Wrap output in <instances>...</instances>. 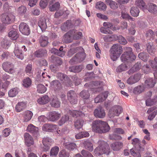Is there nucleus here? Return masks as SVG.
I'll return each mask as SVG.
<instances>
[{"label":"nucleus","mask_w":157,"mask_h":157,"mask_svg":"<svg viewBox=\"0 0 157 157\" xmlns=\"http://www.w3.org/2000/svg\"><path fill=\"white\" fill-rule=\"evenodd\" d=\"M92 127L94 132L99 133L107 132L110 129L107 123L100 120L93 121Z\"/></svg>","instance_id":"1"},{"label":"nucleus","mask_w":157,"mask_h":157,"mask_svg":"<svg viewBox=\"0 0 157 157\" xmlns=\"http://www.w3.org/2000/svg\"><path fill=\"white\" fill-rule=\"evenodd\" d=\"M98 146L94 151V155L100 156L103 154L107 155L110 152V148L107 144L102 140H99L98 142Z\"/></svg>","instance_id":"2"},{"label":"nucleus","mask_w":157,"mask_h":157,"mask_svg":"<svg viewBox=\"0 0 157 157\" xmlns=\"http://www.w3.org/2000/svg\"><path fill=\"white\" fill-rule=\"evenodd\" d=\"M110 56L113 61H116L122 53L123 49L118 44H115L112 46L110 49Z\"/></svg>","instance_id":"3"},{"label":"nucleus","mask_w":157,"mask_h":157,"mask_svg":"<svg viewBox=\"0 0 157 157\" xmlns=\"http://www.w3.org/2000/svg\"><path fill=\"white\" fill-rule=\"evenodd\" d=\"M122 109L119 105H114L109 109L108 115L110 118H113L115 116H118L121 113Z\"/></svg>","instance_id":"4"},{"label":"nucleus","mask_w":157,"mask_h":157,"mask_svg":"<svg viewBox=\"0 0 157 157\" xmlns=\"http://www.w3.org/2000/svg\"><path fill=\"white\" fill-rule=\"evenodd\" d=\"M15 17L12 14H3L2 15V22L5 24H10L11 22L14 20Z\"/></svg>","instance_id":"5"},{"label":"nucleus","mask_w":157,"mask_h":157,"mask_svg":"<svg viewBox=\"0 0 157 157\" xmlns=\"http://www.w3.org/2000/svg\"><path fill=\"white\" fill-rule=\"evenodd\" d=\"M2 66L3 70L10 74H12L15 72L13 65L10 62H5L2 63Z\"/></svg>","instance_id":"6"},{"label":"nucleus","mask_w":157,"mask_h":157,"mask_svg":"<svg viewBox=\"0 0 157 157\" xmlns=\"http://www.w3.org/2000/svg\"><path fill=\"white\" fill-rule=\"evenodd\" d=\"M61 116L60 114L55 111L48 113L47 116L48 119L51 121H55L58 120Z\"/></svg>","instance_id":"7"},{"label":"nucleus","mask_w":157,"mask_h":157,"mask_svg":"<svg viewBox=\"0 0 157 157\" xmlns=\"http://www.w3.org/2000/svg\"><path fill=\"white\" fill-rule=\"evenodd\" d=\"M82 36V33L81 32H76L75 30H71L67 33L65 36H68L69 37H72L75 39H78L80 38Z\"/></svg>","instance_id":"8"},{"label":"nucleus","mask_w":157,"mask_h":157,"mask_svg":"<svg viewBox=\"0 0 157 157\" xmlns=\"http://www.w3.org/2000/svg\"><path fill=\"white\" fill-rule=\"evenodd\" d=\"M94 116L97 118H103L105 116V113L104 109L100 107L94 110Z\"/></svg>","instance_id":"9"},{"label":"nucleus","mask_w":157,"mask_h":157,"mask_svg":"<svg viewBox=\"0 0 157 157\" xmlns=\"http://www.w3.org/2000/svg\"><path fill=\"white\" fill-rule=\"evenodd\" d=\"M20 31L23 34L29 35L30 32L29 27L26 23H21L19 26Z\"/></svg>","instance_id":"10"},{"label":"nucleus","mask_w":157,"mask_h":157,"mask_svg":"<svg viewBox=\"0 0 157 157\" xmlns=\"http://www.w3.org/2000/svg\"><path fill=\"white\" fill-rule=\"evenodd\" d=\"M67 96L68 100L71 104L77 103V96L74 91L70 90L68 91L67 93Z\"/></svg>","instance_id":"11"},{"label":"nucleus","mask_w":157,"mask_h":157,"mask_svg":"<svg viewBox=\"0 0 157 157\" xmlns=\"http://www.w3.org/2000/svg\"><path fill=\"white\" fill-rule=\"evenodd\" d=\"M57 128V126L56 125L46 124L43 126L42 130L45 132H53L56 131Z\"/></svg>","instance_id":"12"},{"label":"nucleus","mask_w":157,"mask_h":157,"mask_svg":"<svg viewBox=\"0 0 157 157\" xmlns=\"http://www.w3.org/2000/svg\"><path fill=\"white\" fill-rule=\"evenodd\" d=\"M24 138L25 144L27 146L29 147L33 144V138L29 133H25L24 135Z\"/></svg>","instance_id":"13"},{"label":"nucleus","mask_w":157,"mask_h":157,"mask_svg":"<svg viewBox=\"0 0 157 157\" xmlns=\"http://www.w3.org/2000/svg\"><path fill=\"white\" fill-rule=\"evenodd\" d=\"M49 23L48 19H46L44 18H41L38 21V25L43 31L47 28V24Z\"/></svg>","instance_id":"14"},{"label":"nucleus","mask_w":157,"mask_h":157,"mask_svg":"<svg viewBox=\"0 0 157 157\" xmlns=\"http://www.w3.org/2000/svg\"><path fill=\"white\" fill-rule=\"evenodd\" d=\"M56 76L58 79L65 83L67 86H70L71 82L66 75L61 73H58L57 74Z\"/></svg>","instance_id":"15"},{"label":"nucleus","mask_w":157,"mask_h":157,"mask_svg":"<svg viewBox=\"0 0 157 157\" xmlns=\"http://www.w3.org/2000/svg\"><path fill=\"white\" fill-rule=\"evenodd\" d=\"M15 56L18 59L21 60L24 59V56L22 52V50L19 47L18 45H15L13 51Z\"/></svg>","instance_id":"16"},{"label":"nucleus","mask_w":157,"mask_h":157,"mask_svg":"<svg viewBox=\"0 0 157 157\" xmlns=\"http://www.w3.org/2000/svg\"><path fill=\"white\" fill-rule=\"evenodd\" d=\"M123 146V144L121 142H115L110 145V147L114 151H118L121 149Z\"/></svg>","instance_id":"17"},{"label":"nucleus","mask_w":157,"mask_h":157,"mask_svg":"<svg viewBox=\"0 0 157 157\" xmlns=\"http://www.w3.org/2000/svg\"><path fill=\"white\" fill-rule=\"evenodd\" d=\"M108 94V92H105L102 94H100L95 98L94 100L95 102L98 103L103 101L107 97Z\"/></svg>","instance_id":"18"},{"label":"nucleus","mask_w":157,"mask_h":157,"mask_svg":"<svg viewBox=\"0 0 157 157\" xmlns=\"http://www.w3.org/2000/svg\"><path fill=\"white\" fill-rule=\"evenodd\" d=\"M50 84L51 86L56 91H60L62 89V88L61 83L57 80L52 81L51 82Z\"/></svg>","instance_id":"19"},{"label":"nucleus","mask_w":157,"mask_h":157,"mask_svg":"<svg viewBox=\"0 0 157 157\" xmlns=\"http://www.w3.org/2000/svg\"><path fill=\"white\" fill-rule=\"evenodd\" d=\"M52 143V140L48 137L44 138L43 140V144L45 147V151H46L49 149L50 146Z\"/></svg>","instance_id":"20"},{"label":"nucleus","mask_w":157,"mask_h":157,"mask_svg":"<svg viewBox=\"0 0 157 157\" xmlns=\"http://www.w3.org/2000/svg\"><path fill=\"white\" fill-rule=\"evenodd\" d=\"M26 107L25 102L23 101L18 102L15 106V110L17 112H20L24 109Z\"/></svg>","instance_id":"21"},{"label":"nucleus","mask_w":157,"mask_h":157,"mask_svg":"<svg viewBox=\"0 0 157 157\" xmlns=\"http://www.w3.org/2000/svg\"><path fill=\"white\" fill-rule=\"evenodd\" d=\"M50 100L48 96L45 95L37 100L38 103L40 105H44L47 103Z\"/></svg>","instance_id":"22"},{"label":"nucleus","mask_w":157,"mask_h":157,"mask_svg":"<svg viewBox=\"0 0 157 157\" xmlns=\"http://www.w3.org/2000/svg\"><path fill=\"white\" fill-rule=\"evenodd\" d=\"M48 38L47 36H42L40 38L39 41L42 47L46 46L48 43Z\"/></svg>","instance_id":"23"},{"label":"nucleus","mask_w":157,"mask_h":157,"mask_svg":"<svg viewBox=\"0 0 157 157\" xmlns=\"http://www.w3.org/2000/svg\"><path fill=\"white\" fill-rule=\"evenodd\" d=\"M24 122H28L31 119L33 115V113L31 111L27 110L24 112Z\"/></svg>","instance_id":"24"},{"label":"nucleus","mask_w":157,"mask_h":157,"mask_svg":"<svg viewBox=\"0 0 157 157\" xmlns=\"http://www.w3.org/2000/svg\"><path fill=\"white\" fill-rule=\"evenodd\" d=\"M105 2L109 5L110 8L113 10L117 9L118 7V4L112 0H105Z\"/></svg>","instance_id":"25"},{"label":"nucleus","mask_w":157,"mask_h":157,"mask_svg":"<svg viewBox=\"0 0 157 157\" xmlns=\"http://www.w3.org/2000/svg\"><path fill=\"white\" fill-rule=\"evenodd\" d=\"M155 84V81H154L152 78H148L145 81V85L147 88H151L154 86Z\"/></svg>","instance_id":"26"},{"label":"nucleus","mask_w":157,"mask_h":157,"mask_svg":"<svg viewBox=\"0 0 157 157\" xmlns=\"http://www.w3.org/2000/svg\"><path fill=\"white\" fill-rule=\"evenodd\" d=\"M8 36L11 39L13 40H16L19 36L17 31L16 29L10 31L8 33Z\"/></svg>","instance_id":"27"},{"label":"nucleus","mask_w":157,"mask_h":157,"mask_svg":"<svg viewBox=\"0 0 157 157\" xmlns=\"http://www.w3.org/2000/svg\"><path fill=\"white\" fill-rule=\"evenodd\" d=\"M95 7L100 10L105 11L106 9L107 6L104 2L99 1L96 3Z\"/></svg>","instance_id":"28"},{"label":"nucleus","mask_w":157,"mask_h":157,"mask_svg":"<svg viewBox=\"0 0 157 157\" xmlns=\"http://www.w3.org/2000/svg\"><path fill=\"white\" fill-rule=\"evenodd\" d=\"M38 130V128L32 124H29L27 128V131L33 134L36 133Z\"/></svg>","instance_id":"29"},{"label":"nucleus","mask_w":157,"mask_h":157,"mask_svg":"<svg viewBox=\"0 0 157 157\" xmlns=\"http://www.w3.org/2000/svg\"><path fill=\"white\" fill-rule=\"evenodd\" d=\"M68 113L73 117H78L79 116L83 117L84 116V114L82 112L74 110H69Z\"/></svg>","instance_id":"30"},{"label":"nucleus","mask_w":157,"mask_h":157,"mask_svg":"<svg viewBox=\"0 0 157 157\" xmlns=\"http://www.w3.org/2000/svg\"><path fill=\"white\" fill-rule=\"evenodd\" d=\"M83 68V66L82 65L75 66L70 67L69 70L71 72L78 73L81 71Z\"/></svg>","instance_id":"31"},{"label":"nucleus","mask_w":157,"mask_h":157,"mask_svg":"<svg viewBox=\"0 0 157 157\" xmlns=\"http://www.w3.org/2000/svg\"><path fill=\"white\" fill-rule=\"evenodd\" d=\"M50 104L53 107L58 108L60 106V102L57 97H54L51 102Z\"/></svg>","instance_id":"32"},{"label":"nucleus","mask_w":157,"mask_h":157,"mask_svg":"<svg viewBox=\"0 0 157 157\" xmlns=\"http://www.w3.org/2000/svg\"><path fill=\"white\" fill-rule=\"evenodd\" d=\"M140 148H133L130 149V152L131 155L134 157H141L140 153Z\"/></svg>","instance_id":"33"},{"label":"nucleus","mask_w":157,"mask_h":157,"mask_svg":"<svg viewBox=\"0 0 157 157\" xmlns=\"http://www.w3.org/2000/svg\"><path fill=\"white\" fill-rule=\"evenodd\" d=\"M146 9L150 12H154L157 10V6L153 3H149L146 6Z\"/></svg>","instance_id":"34"},{"label":"nucleus","mask_w":157,"mask_h":157,"mask_svg":"<svg viewBox=\"0 0 157 157\" xmlns=\"http://www.w3.org/2000/svg\"><path fill=\"white\" fill-rule=\"evenodd\" d=\"M113 37H114V40H118L119 42L121 44L124 45L127 43L126 40L121 35L117 36L116 35H113Z\"/></svg>","instance_id":"35"},{"label":"nucleus","mask_w":157,"mask_h":157,"mask_svg":"<svg viewBox=\"0 0 157 157\" xmlns=\"http://www.w3.org/2000/svg\"><path fill=\"white\" fill-rule=\"evenodd\" d=\"M135 4L143 10H146V6L142 0H137Z\"/></svg>","instance_id":"36"},{"label":"nucleus","mask_w":157,"mask_h":157,"mask_svg":"<svg viewBox=\"0 0 157 157\" xmlns=\"http://www.w3.org/2000/svg\"><path fill=\"white\" fill-rule=\"evenodd\" d=\"M83 144L85 148L90 151H91L93 150V145L89 140H86L84 141Z\"/></svg>","instance_id":"37"},{"label":"nucleus","mask_w":157,"mask_h":157,"mask_svg":"<svg viewBox=\"0 0 157 157\" xmlns=\"http://www.w3.org/2000/svg\"><path fill=\"white\" fill-rule=\"evenodd\" d=\"M157 101V96L155 95L151 100V98H148L146 101V104L147 106H150L153 105L155 102Z\"/></svg>","instance_id":"38"},{"label":"nucleus","mask_w":157,"mask_h":157,"mask_svg":"<svg viewBox=\"0 0 157 157\" xmlns=\"http://www.w3.org/2000/svg\"><path fill=\"white\" fill-rule=\"evenodd\" d=\"M18 93V89L17 88H13L8 92L9 96L10 97H15Z\"/></svg>","instance_id":"39"},{"label":"nucleus","mask_w":157,"mask_h":157,"mask_svg":"<svg viewBox=\"0 0 157 157\" xmlns=\"http://www.w3.org/2000/svg\"><path fill=\"white\" fill-rule=\"evenodd\" d=\"M130 12L132 16L137 17L139 15L140 11L136 7L134 6L131 8Z\"/></svg>","instance_id":"40"},{"label":"nucleus","mask_w":157,"mask_h":157,"mask_svg":"<svg viewBox=\"0 0 157 157\" xmlns=\"http://www.w3.org/2000/svg\"><path fill=\"white\" fill-rule=\"evenodd\" d=\"M64 145L67 148L70 150H73L76 148V145L73 143L65 142Z\"/></svg>","instance_id":"41"},{"label":"nucleus","mask_w":157,"mask_h":157,"mask_svg":"<svg viewBox=\"0 0 157 157\" xmlns=\"http://www.w3.org/2000/svg\"><path fill=\"white\" fill-rule=\"evenodd\" d=\"M32 81L29 78H27L24 79L22 81V85L25 87L27 88L31 84Z\"/></svg>","instance_id":"42"},{"label":"nucleus","mask_w":157,"mask_h":157,"mask_svg":"<svg viewBox=\"0 0 157 157\" xmlns=\"http://www.w3.org/2000/svg\"><path fill=\"white\" fill-rule=\"evenodd\" d=\"M80 96L84 99H87L90 97V94L88 90H83L80 92Z\"/></svg>","instance_id":"43"},{"label":"nucleus","mask_w":157,"mask_h":157,"mask_svg":"<svg viewBox=\"0 0 157 157\" xmlns=\"http://www.w3.org/2000/svg\"><path fill=\"white\" fill-rule=\"evenodd\" d=\"M54 0H41L40 2V5L41 7L43 8H45L47 6L48 3L50 4L53 3Z\"/></svg>","instance_id":"44"},{"label":"nucleus","mask_w":157,"mask_h":157,"mask_svg":"<svg viewBox=\"0 0 157 157\" xmlns=\"http://www.w3.org/2000/svg\"><path fill=\"white\" fill-rule=\"evenodd\" d=\"M59 148L57 146H55L52 147L50 152V155L51 156H54L57 155L59 151Z\"/></svg>","instance_id":"45"},{"label":"nucleus","mask_w":157,"mask_h":157,"mask_svg":"<svg viewBox=\"0 0 157 157\" xmlns=\"http://www.w3.org/2000/svg\"><path fill=\"white\" fill-rule=\"evenodd\" d=\"M128 69V66L125 63H122L116 69L117 72H121L126 70Z\"/></svg>","instance_id":"46"},{"label":"nucleus","mask_w":157,"mask_h":157,"mask_svg":"<svg viewBox=\"0 0 157 157\" xmlns=\"http://www.w3.org/2000/svg\"><path fill=\"white\" fill-rule=\"evenodd\" d=\"M37 91L39 93L43 94L46 91V88L43 85L41 84H39L37 86Z\"/></svg>","instance_id":"47"},{"label":"nucleus","mask_w":157,"mask_h":157,"mask_svg":"<svg viewBox=\"0 0 157 157\" xmlns=\"http://www.w3.org/2000/svg\"><path fill=\"white\" fill-rule=\"evenodd\" d=\"M83 121L82 120H78L75 122V126L77 129L81 128L83 126Z\"/></svg>","instance_id":"48"},{"label":"nucleus","mask_w":157,"mask_h":157,"mask_svg":"<svg viewBox=\"0 0 157 157\" xmlns=\"http://www.w3.org/2000/svg\"><path fill=\"white\" fill-rule=\"evenodd\" d=\"M69 119V117L66 115L63 116L60 120L59 122V124L60 126H61L66 122Z\"/></svg>","instance_id":"49"},{"label":"nucleus","mask_w":157,"mask_h":157,"mask_svg":"<svg viewBox=\"0 0 157 157\" xmlns=\"http://www.w3.org/2000/svg\"><path fill=\"white\" fill-rule=\"evenodd\" d=\"M139 58L140 59L144 61H146L147 60L148 55L146 53L142 52L140 53L138 56Z\"/></svg>","instance_id":"50"},{"label":"nucleus","mask_w":157,"mask_h":157,"mask_svg":"<svg viewBox=\"0 0 157 157\" xmlns=\"http://www.w3.org/2000/svg\"><path fill=\"white\" fill-rule=\"evenodd\" d=\"M59 51L58 50L55 48H52L51 50V52L52 53H53L59 56L63 57L64 56L65 54V52H59Z\"/></svg>","instance_id":"51"},{"label":"nucleus","mask_w":157,"mask_h":157,"mask_svg":"<svg viewBox=\"0 0 157 157\" xmlns=\"http://www.w3.org/2000/svg\"><path fill=\"white\" fill-rule=\"evenodd\" d=\"M129 55L127 52H124L121 57V59L122 62H125L129 61Z\"/></svg>","instance_id":"52"},{"label":"nucleus","mask_w":157,"mask_h":157,"mask_svg":"<svg viewBox=\"0 0 157 157\" xmlns=\"http://www.w3.org/2000/svg\"><path fill=\"white\" fill-rule=\"evenodd\" d=\"M144 90V87L143 86H138L135 88L134 89V92L136 94H140Z\"/></svg>","instance_id":"53"},{"label":"nucleus","mask_w":157,"mask_h":157,"mask_svg":"<svg viewBox=\"0 0 157 157\" xmlns=\"http://www.w3.org/2000/svg\"><path fill=\"white\" fill-rule=\"evenodd\" d=\"M60 5L59 2H56L49 7L50 10L51 11H53L59 9Z\"/></svg>","instance_id":"54"},{"label":"nucleus","mask_w":157,"mask_h":157,"mask_svg":"<svg viewBox=\"0 0 157 157\" xmlns=\"http://www.w3.org/2000/svg\"><path fill=\"white\" fill-rule=\"evenodd\" d=\"M103 25L104 26L108 28H110L113 31L116 30L115 27H114L112 24L111 23L108 22H104L103 24Z\"/></svg>","instance_id":"55"},{"label":"nucleus","mask_w":157,"mask_h":157,"mask_svg":"<svg viewBox=\"0 0 157 157\" xmlns=\"http://www.w3.org/2000/svg\"><path fill=\"white\" fill-rule=\"evenodd\" d=\"M132 144L135 146V148H140L139 140L137 138H135L132 140Z\"/></svg>","instance_id":"56"},{"label":"nucleus","mask_w":157,"mask_h":157,"mask_svg":"<svg viewBox=\"0 0 157 157\" xmlns=\"http://www.w3.org/2000/svg\"><path fill=\"white\" fill-rule=\"evenodd\" d=\"M122 17L124 19H127L129 20L130 21H134L135 20V19L133 18L130 16L129 15L126 13L124 12L122 13Z\"/></svg>","instance_id":"57"},{"label":"nucleus","mask_w":157,"mask_h":157,"mask_svg":"<svg viewBox=\"0 0 157 157\" xmlns=\"http://www.w3.org/2000/svg\"><path fill=\"white\" fill-rule=\"evenodd\" d=\"M45 53H46L45 51L39 50L35 52L34 56L37 57H42L44 55Z\"/></svg>","instance_id":"58"},{"label":"nucleus","mask_w":157,"mask_h":157,"mask_svg":"<svg viewBox=\"0 0 157 157\" xmlns=\"http://www.w3.org/2000/svg\"><path fill=\"white\" fill-rule=\"evenodd\" d=\"M15 157H25V153L18 150L15 151Z\"/></svg>","instance_id":"59"},{"label":"nucleus","mask_w":157,"mask_h":157,"mask_svg":"<svg viewBox=\"0 0 157 157\" xmlns=\"http://www.w3.org/2000/svg\"><path fill=\"white\" fill-rule=\"evenodd\" d=\"M150 64L153 70L155 71L154 73H157V66L155 64V62L151 60L149 61Z\"/></svg>","instance_id":"60"},{"label":"nucleus","mask_w":157,"mask_h":157,"mask_svg":"<svg viewBox=\"0 0 157 157\" xmlns=\"http://www.w3.org/2000/svg\"><path fill=\"white\" fill-rule=\"evenodd\" d=\"M69 155L67 152H66L64 150H62L60 151L59 155V157H67Z\"/></svg>","instance_id":"61"},{"label":"nucleus","mask_w":157,"mask_h":157,"mask_svg":"<svg viewBox=\"0 0 157 157\" xmlns=\"http://www.w3.org/2000/svg\"><path fill=\"white\" fill-rule=\"evenodd\" d=\"M110 139L113 140H120L121 139V136L115 134H113L110 136Z\"/></svg>","instance_id":"62"},{"label":"nucleus","mask_w":157,"mask_h":157,"mask_svg":"<svg viewBox=\"0 0 157 157\" xmlns=\"http://www.w3.org/2000/svg\"><path fill=\"white\" fill-rule=\"evenodd\" d=\"M72 79L75 85H78L80 84L81 82V80L76 76H74L72 77Z\"/></svg>","instance_id":"63"},{"label":"nucleus","mask_w":157,"mask_h":157,"mask_svg":"<svg viewBox=\"0 0 157 157\" xmlns=\"http://www.w3.org/2000/svg\"><path fill=\"white\" fill-rule=\"evenodd\" d=\"M26 11V8L25 7L21 6L18 9V11L19 13L22 14L25 13Z\"/></svg>","instance_id":"64"}]
</instances>
